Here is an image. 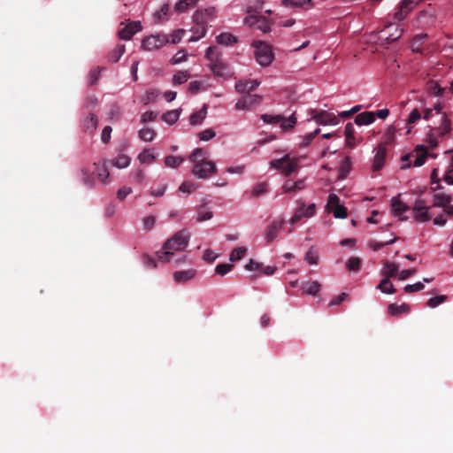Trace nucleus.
<instances>
[{
  "label": "nucleus",
  "instance_id": "1",
  "mask_svg": "<svg viewBox=\"0 0 453 453\" xmlns=\"http://www.w3.org/2000/svg\"><path fill=\"white\" fill-rule=\"evenodd\" d=\"M190 234L188 230L182 229L173 234L164 244V250L157 253L158 259L162 262H170L174 251L183 250L189 241Z\"/></svg>",
  "mask_w": 453,
  "mask_h": 453
},
{
  "label": "nucleus",
  "instance_id": "2",
  "mask_svg": "<svg viewBox=\"0 0 453 453\" xmlns=\"http://www.w3.org/2000/svg\"><path fill=\"white\" fill-rule=\"evenodd\" d=\"M205 57L209 60L211 70L215 75L223 79H228L233 75L231 67L223 61L220 54L217 52L216 47H209Z\"/></svg>",
  "mask_w": 453,
  "mask_h": 453
},
{
  "label": "nucleus",
  "instance_id": "3",
  "mask_svg": "<svg viewBox=\"0 0 453 453\" xmlns=\"http://www.w3.org/2000/svg\"><path fill=\"white\" fill-rule=\"evenodd\" d=\"M217 18V10L211 6L205 9H198L193 14V21L201 27V34L198 36H192L189 42H196L205 36L207 33V23Z\"/></svg>",
  "mask_w": 453,
  "mask_h": 453
},
{
  "label": "nucleus",
  "instance_id": "4",
  "mask_svg": "<svg viewBox=\"0 0 453 453\" xmlns=\"http://www.w3.org/2000/svg\"><path fill=\"white\" fill-rule=\"evenodd\" d=\"M255 47V58L257 62L262 66L269 65L273 60V53L272 48L267 43L256 41L253 42Z\"/></svg>",
  "mask_w": 453,
  "mask_h": 453
},
{
  "label": "nucleus",
  "instance_id": "5",
  "mask_svg": "<svg viewBox=\"0 0 453 453\" xmlns=\"http://www.w3.org/2000/svg\"><path fill=\"white\" fill-rule=\"evenodd\" d=\"M262 120L267 124H276L280 123V127L288 131L294 127L296 123V118L295 117V113L289 116L288 119L282 117L281 115H270V114H263L261 116Z\"/></svg>",
  "mask_w": 453,
  "mask_h": 453
},
{
  "label": "nucleus",
  "instance_id": "6",
  "mask_svg": "<svg viewBox=\"0 0 453 453\" xmlns=\"http://www.w3.org/2000/svg\"><path fill=\"white\" fill-rule=\"evenodd\" d=\"M327 211L332 212L336 219H345L348 216L347 208L340 204V198L335 194H330L326 206Z\"/></svg>",
  "mask_w": 453,
  "mask_h": 453
},
{
  "label": "nucleus",
  "instance_id": "7",
  "mask_svg": "<svg viewBox=\"0 0 453 453\" xmlns=\"http://www.w3.org/2000/svg\"><path fill=\"white\" fill-rule=\"evenodd\" d=\"M169 42V38L165 35H150L142 42V48L145 50H154L161 48Z\"/></svg>",
  "mask_w": 453,
  "mask_h": 453
},
{
  "label": "nucleus",
  "instance_id": "8",
  "mask_svg": "<svg viewBox=\"0 0 453 453\" xmlns=\"http://www.w3.org/2000/svg\"><path fill=\"white\" fill-rule=\"evenodd\" d=\"M217 172V167L212 161H206L199 165H195L192 173L200 179H207Z\"/></svg>",
  "mask_w": 453,
  "mask_h": 453
},
{
  "label": "nucleus",
  "instance_id": "9",
  "mask_svg": "<svg viewBox=\"0 0 453 453\" xmlns=\"http://www.w3.org/2000/svg\"><path fill=\"white\" fill-rule=\"evenodd\" d=\"M271 166L276 169H281L282 173L288 176L296 171L297 164L296 161L291 160L288 156H285L280 159L271 161Z\"/></svg>",
  "mask_w": 453,
  "mask_h": 453
},
{
  "label": "nucleus",
  "instance_id": "10",
  "mask_svg": "<svg viewBox=\"0 0 453 453\" xmlns=\"http://www.w3.org/2000/svg\"><path fill=\"white\" fill-rule=\"evenodd\" d=\"M311 115L312 119H314L319 125H336L338 123L337 117L331 112L323 110H311Z\"/></svg>",
  "mask_w": 453,
  "mask_h": 453
},
{
  "label": "nucleus",
  "instance_id": "11",
  "mask_svg": "<svg viewBox=\"0 0 453 453\" xmlns=\"http://www.w3.org/2000/svg\"><path fill=\"white\" fill-rule=\"evenodd\" d=\"M262 96L258 95H244L235 104V109L238 111L250 110L261 104Z\"/></svg>",
  "mask_w": 453,
  "mask_h": 453
},
{
  "label": "nucleus",
  "instance_id": "12",
  "mask_svg": "<svg viewBox=\"0 0 453 453\" xmlns=\"http://www.w3.org/2000/svg\"><path fill=\"white\" fill-rule=\"evenodd\" d=\"M415 6L416 3L413 0H402L398 10L394 14V19L397 21L403 20Z\"/></svg>",
  "mask_w": 453,
  "mask_h": 453
},
{
  "label": "nucleus",
  "instance_id": "13",
  "mask_svg": "<svg viewBox=\"0 0 453 453\" xmlns=\"http://www.w3.org/2000/svg\"><path fill=\"white\" fill-rule=\"evenodd\" d=\"M416 155H405L402 157V161L404 163L409 161L411 157H415V160L413 162V165L416 167L421 166L426 162V158L427 157V150L424 145H418L416 148Z\"/></svg>",
  "mask_w": 453,
  "mask_h": 453
},
{
  "label": "nucleus",
  "instance_id": "14",
  "mask_svg": "<svg viewBox=\"0 0 453 453\" xmlns=\"http://www.w3.org/2000/svg\"><path fill=\"white\" fill-rule=\"evenodd\" d=\"M142 28L140 21H131L127 26L119 31V36L122 40H129Z\"/></svg>",
  "mask_w": 453,
  "mask_h": 453
},
{
  "label": "nucleus",
  "instance_id": "15",
  "mask_svg": "<svg viewBox=\"0 0 453 453\" xmlns=\"http://www.w3.org/2000/svg\"><path fill=\"white\" fill-rule=\"evenodd\" d=\"M259 84V81L257 80L239 81L235 84V89L238 93L251 95L250 93L254 91Z\"/></svg>",
  "mask_w": 453,
  "mask_h": 453
},
{
  "label": "nucleus",
  "instance_id": "16",
  "mask_svg": "<svg viewBox=\"0 0 453 453\" xmlns=\"http://www.w3.org/2000/svg\"><path fill=\"white\" fill-rule=\"evenodd\" d=\"M386 147L384 144H380L376 149V153L373 159L372 168L374 171H379L382 168L386 159Z\"/></svg>",
  "mask_w": 453,
  "mask_h": 453
},
{
  "label": "nucleus",
  "instance_id": "17",
  "mask_svg": "<svg viewBox=\"0 0 453 453\" xmlns=\"http://www.w3.org/2000/svg\"><path fill=\"white\" fill-rule=\"evenodd\" d=\"M284 222L283 219L272 222L265 234L267 242H273L277 237L278 232L282 227Z\"/></svg>",
  "mask_w": 453,
  "mask_h": 453
},
{
  "label": "nucleus",
  "instance_id": "18",
  "mask_svg": "<svg viewBox=\"0 0 453 453\" xmlns=\"http://www.w3.org/2000/svg\"><path fill=\"white\" fill-rule=\"evenodd\" d=\"M375 121L373 111H364L355 117L354 122L357 126L370 125Z\"/></svg>",
  "mask_w": 453,
  "mask_h": 453
},
{
  "label": "nucleus",
  "instance_id": "19",
  "mask_svg": "<svg viewBox=\"0 0 453 453\" xmlns=\"http://www.w3.org/2000/svg\"><path fill=\"white\" fill-rule=\"evenodd\" d=\"M92 174L96 177L99 180H101L103 183H105L109 178V171L104 164L103 165H97L94 164V169L92 170Z\"/></svg>",
  "mask_w": 453,
  "mask_h": 453
},
{
  "label": "nucleus",
  "instance_id": "20",
  "mask_svg": "<svg viewBox=\"0 0 453 453\" xmlns=\"http://www.w3.org/2000/svg\"><path fill=\"white\" fill-rule=\"evenodd\" d=\"M398 196L393 197L391 201V207L395 216H401L403 212L409 210V206L403 203Z\"/></svg>",
  "mask_w": 453,
  "mask_h": 453
},
{
  "label": "nucleus",
  "instance_id": "21",
  "mask_svg": "<svg viewBox=\"0 0 453 453\" xmlns=\"http://www.w3.org/2000/svg\"><path fill=\"white\" fill-rule=\"evenodd\" d=\"M189 160L195 165H199L207 160V151L202 148L196 149L189 156Z\"/></svg>",
  "mask_w": 453,
  "mask_h": 453
},
{
  "label": "nucleus",
  "instance_id": "22",
  "mask_svg": "<svg viewBox=\"0 0 453 453\" xmlns=\"http://www.w3.org/2000/svg\"><path fill=\"white\" fill-rule=\"evenodd\" d=\"M305 188L304 180H298L296 181L288 180L282 186V189L284 193L296 192L297 190H302Z\"/></svg>",
  "mask_w": 453,
  "mask_h": 453
},
{
  "label": "nucleus",
  "instance_id": "23",
  "mask_svg": "<svg viewBox=\"0 0 453 453\" xmlns=\"http://www.w3.org/2000/svg\"><path fill=\"white\" fill-rule=\"evenodd\" d=\"M411 311V307L407 303H402L397 305L395 303H391L388 307V312L391 316H398L403 313H409Z\"/></svg>",
  "mask_w": 453,
  "mask_h": 453
},
{
  "label": "nucleus",
  "instance_id": "24",
  "mask_svg": "<svg viewBox=\"0 0 453 453\" xmlns=\"http://www.w3.org/2000/svg\"><path fill=\"white\" fill-rule=\"evenodd\" d=\"M196 275L194 269H188L186 271H177L173 273V278L176 282H185L193 279Z\"/></svg>",
  "mask_w": 453,
  "mask_h": 453
},
{
  "label": "nucleus",
  "instance_id": "25",
  "mask_svg": "<svg viewBox=\"0 0 453 453\" xmlns=\"http://www.w3.org/2000/svg\"><path fill=\"white\" fill-rule=\"evenodd\" d=\"M302 291L304 294L315 296L320 290V284L318 281H306L302 284Z\"/></svg>",
  "mask_w": 453,
  "mask_h": 453
},
{
  "label": "nucleus",
  "instance_id": "26",
  "mask_svg": "<svg viewBox=\"0 0 453 453\" xmlns=\"http://www.w3.org/2000/svg\"><path fill=\"white\" fill-rule=\"evenodd\" d=\"M399 267L396 264L389 261L384 263L382 275L384 277L392 278L398 275Z\"/></svg>",
  "mask_w": 453,
  "mask_h": 453
},
{
  "label": "nucleus",
  "instance_id": "27",
  "mask_svg": "<svg viewBox=\"0 0 453 453\" xmlns=\"http://www.w3.org/2000/svg\"><path fill=\"white\" fill-rule=\"evenodd\" d=\"M284 6H291L295 8H303L306 5L313 6V0H281Z\"/></svg>",
  "mask_w": 453,
  "mask_h": 453
},
{
  "label": "nucleus",
  "instance_id": "28",
  "mask_svg": "<svg viewBox=\"0 0 453 453\" xmlns=\"http://www.w3.org/2000/svg\"><path fill=\"white\" fill-rule=\"evenodd\" d=\"M97 119L96 117L90 113L83 122V127L86 132H88L89 134H92L97 127Z\"/></svg>",
  "mask_w": 453,
  "mask_h": 453
},
{
  "label": "nucleus",
  "instance_id": "29",
  "mask_svg": "<svg viewBox=\"0 0 453 453\" xmlns=\"http://www.w3.org/2000/svg\"><path fill=\"white\" fill-rule=\"evenodd\" d=\"M207 113V106L204 104L203 108L190 116V124L191 125H199L205 119Z\"/></svg>",
  "mask_w": 453,
  "mask_h": 453
},
{
  "label": "nucleus",
  "instance_id": "30",
  "mask_svg": "<svg viewBox=\"0 0 453 453\" xmlns=\"http://www.w3.org/2000/svg\"><path fill=\"white\" fill-rule=\"evenodd\" d=\"M131 158L127 155L119 154L114 159H112L111 164L117 168H126L130 165Z\"/></svg>",
  "mask_w": 453,
  "mask_h": 453
},
{
  "label": "nucleus",
  "instance_id": "31",
  "mask_svg": "<svg viewBox=\"0 0 453 453\" xmlns=\"http://www.w3.org/2000/svg\"><path fill=\"white\" fill-rule=\"evenodd\" d=\"M451 202V196L446 194H435L434 196V206L446 207Z\"/></svg>",
  "mask_w": 453,
  "mask_h": 453
},
{
  "label": "nucleus",
  "instance_id": "32",
  "mask_svg": "<svg viewBox=\"0 0 453 453\" xmlns=\"http://www.w3.org/2000/svg\"><path fill=\"white\" fill-rule=\"evenodd\" d=\"M382 293L394 294L396 289L394 285L390 282V278L384 277L377 287Z\"/></svg>",
  "mask_w": 453,
  "mask_h": 453
},
{
  "label": "nucleus",
  "instance_id": "33",
  "mask_svg": "<svg viewBox=\"0 0 453 453\" xmlns=\"http://www.w3.org/2000/svg\"><path fill=\"white\" fill-rule=\"evenodd\" d=\"M268 192V184L266 182H260L257 183L251 192H250V197L251 198H257L260 196H263Z\"/></svg>",
  "mask_w": 453,
  "mask_h": 453
},
{
  "label": "nucleus",
  "instance_id": "34",
  "mask_svg": "<svg viewBox=\"0 0 453 453\" xmlns=\"http://www.w3.org/2000/svg\"><path fill=\"white\" fill-rule=\"evenodd\" d=\"M125 53V45L119 44L116 48H114L108 55V58L110 62L116 63L118 62L122 55Z\"/></svg>",
  "mask_w": 453,
  "mask_h": 453
},
{
  "label": "nucleus",
  "instance_id": "35",
  "mask_svg": "<svg viewBox=\"0 0 453 453\" xmlns=\"http://www.w3.org/2000/svg\"><path fill=\"white\" fill-rule=\"evenodd\" d=\"M199 0H180L176 3L174 9L178 12H184L189 7L195 6Z\"/></svg>",
  "mask_w": 453,
  "mask_h": 453
},
{
  "label": "nucleus",
  "instance_id": "36",
  "mask_svg": "<svg viewBox=\"0 0 453 453\" xmlns=\"http://www.w3.org/2000/svg\"><path fill=\"white\" fill-rule=\"evenodd\" d=\"M216 41L219 44L228 46L236 42L237 40L229 33H222L217 36Z\"/></svg>",
  "mask_w": 453,
  "mask_h": 453
},
{
  "label": "nucleus",
  "instance_id": "37",
  "mask_svg": "<svg viewBox=\"0 0 453 453\" xmlns=\"http://www.w3.org/2000/svg\"><path fill=\"white\" fill-rule=\"evenodd\" d=\"M427 38L426 34L418 35L415 36L411 42V49L414 52H421L422 51V44L425 40Z\"/></svg>",
  "mask_w": 453,
  "mask_h": 453
},
{
  "label": "nucleus",
  "instance_id": "38",
  "mask_svg": "<svg viewBox=\"0 0 453 453\" xmlns=\"http://www.w3.org/2000/svg\"><path fill=\"white\" fill-rule=\"evenodd\" d=\"M180 117V111L177 110L168 111L165 113L163 114L162 119L172 125L174 124Z\"/></svg>",
  "mask_w": 453,
  "mask_h": 453
},
{
  "label": "nucleus",
  "instance_id": "39",
  "mask_svg": "<svg viewBox=\"0 0 453 453\" xmlns=\"http://www.w3.org/2000/svg\"><path fill=\"white\" fill-rule=\"evenodd\" d=\"M437 130L441 135H445L450 132V120L445 114L441 117V125L437 127Z\"/></svg>",
  "mask_w": 453,
  "mask_h": 453
},
{
  "label": "nucleus",
  "instance_id": "40",
  "mask_svg": "<svg viewBox=\"0 0 453 453\" xmlns=\"http://www.w3.org/2000/svg\"><path fill=\"white\" fill-rule=\"evenodd\" d=\"M82 182L88 187L91 188L94 184L95 176L92 174V170L83 168L81 169Z\"/></svg>",
  "mask_w": 453,
  "mask_h": 453
},
{
  "label": "nucleus",
  "instance_id": "41",
  "mask_svg": "<svg viewBox=\"0 0 453 453\" xmlns=\"http://www.w3.org/2000/svg\"><path fill=\"white\" fill-rule=\"evenodd\" d=\"M212 218V212L207 210L205 205L200 206L197 209V221L202 222L204 220H209Z\"/></svg>",
  "mask_w": 453,
  "mask_h": 453
},
{
  "label": "nucleus",
  "instance_id": "42",
  "mask_svg": "<svg viewBox=\"0 0 453 453\" xmlns=\"http://www.w3.org/2000/svg\"><path fill=\"white\" fill-rule=\"evenodd\" d=\"M350 167H351V160L349 157H346L342 162V165L340 167L339 178L344 179L347 176V174L349 173V172L350 171Z\"/></svg>",
  "mask_w": 453,
  "mask_h": 453
},
{
  "label": "nucleus",
  "instance_id": "43",
  "mask_svg": "<svg viewBox=\"0 0 453 453\" xmlns=\"http://www.w3.org/2000/svg\"><path fill=\"white\" fill-rule=\"evenodd\" d=\"M155 134V131L150 128H142L138 133L139 138L144 142H151Z\"/></svg>",
  "mask_w": 453,
  "mask_h": 453
},
{
  "label": "nucleus",
  "instance_id": "44",
  "mask_svg": "<svg viewBox=\"0 0 453 453\" xmlns=\"http://www.w3.org/2000/svg\"><path fill=\"white\" fill-rule=\"evenodd\" d=\"M183 162V158L181 157H176V156H167L165 158V165L167 167L175 168L179 166Z\"/></svg>",
  "mask_w": 453,
  "mask_h": 453
},
{
  "label": "nucleus",
  "instance_id": "45",
  "mask_svg": "<svg viewBox=\"0 0 453 453\" xmlns=\"http://www.w3.org/2000/svg\"><path fill=\"white\" fill-rule=\"evenodd\" d=\"M189 73L187 71H180L173 75V83L174 85H180L188 81Z\"/></svg>",
  "mask_w": 453,
  "mask_h": 453
},
{
  "label": "nucleus",
  "instance_id": "46",
  "mask_svg": "<svg viewBox=\"0 0 453 453\" xmlns=\"http://www.w3.org/2000/svg\"><path fill=\"white\" fill-rule=\"evenodd\" d=\"M138 159L141 163L150 164L156 159V157L149 150H144L139 154Z\"/></svg>",
  "mask_w": 453,
  "mask_h": 453
},
{
  "label": "nucleus",
  "instance_id": "47",
  "mask_svg": "<svg viewBox=\"0 0 453 453\" xmlns=\"http://www.w3.org/2000/svg\"><path fill=\"white\" fill-rule=\"evenodd\" d=\"M427 88H428L429 93H431L434 96H441V95H442V93L444 91L443 88H441L438 83H436L435 81H430L427 83Z\"/></svg>",
  "mask_w": 453,
  "mask_h": 453
},
{
  "label": "nucleus",
  "instance_id": "48",
  "mask_svg": "<svg viewBox=\"0 0 453 453\" xmlns=\"http://www.w3.org/2000/svg\"><path fill=\"white\" fill-rule=\"evenodd\" d=\"M247 249L244 247H238L232 250L230 254V260L233 262L240 260L246 253Z\"/></svg>",
  "mask_w": 453,
  "mask_h": 453
},
{
  "label": "nucleus",
  "instance_id": "49",
  "mask_svg": "<svg viewBox=\"0 0 453 453\" xmlns=\"http://www.w3.org/2000/svg\"><path fill=\"white\" fill-rule=\"evenodd\" d=\"M263 33H268L271 30L268 19L265 17L260 16L256 27Z\"/></svg>",
  "mask_w": 453,
  "mask_h": 453
},
{
  "label": "nucleus",
  "instance_id": "50",
  "mask_svg": "<svg viewBox=\"0 0 453 453\" xmlns=\"http://www.w3.org/2000/svg\"><path fill=\"white\" fill-rule=\"evenodd\" d=\"M361 259L357 257H351L347 262V268L349 271L357 272L360 269Z\"/></svg>",
  "mask_w": 453,
  "mask_h": 453
},
{
  "label": "nucleus",
  "instance_id": "51",
  "mask_svg": "<svg viewBox=\"0 0 453 453\" xmlns=\"http://www.w3.org/2000/svg\"><path fill=\"white\" fill-rule=\"evenodd\" d=\"M304 203H301L300 206L296 210L294 215L290 219V224L297 223L303 216Z\"/></svg>",
  "mask_w": 453,
  "mask_h": 453
},
{
  "label": "nucleus",
  "instance_id": "52",
  "mask_svg": "<svg viewBox=\"0 0 453 453\" xmlns=\"http://www.w3.org/2000/svg\"><path fill=\"white\" fill-rule=\"evenodd\" d=\"M304 258L310 265H317L319 261V256L312 248L306 252Z\"/></svg>",
  "mask_w": 453,
  "mask_h": 453
},
{
  "label": "nucleus",
  "instance_id": "53",
  "mask_svg": "<svg viewBox=\"0 0 453 453\" xmlns=\"http://www.w3.org/2000/svg\"><path fill=\"white\" fill-rule=\"evenodd\" d=\"M168 11H169V4H163L161 9L159 11H157L154 15L156 22H162L163 20H165L164 16L167 15Z\"/></svg>",
  "mask_w": 453,
  "mask_h": 453
},
{
  "label": "nucleus",
  "instance_id": "54",
  "mask_svg": "<svg viewBox=\"0 0 453 453\" xmlns=\"http://www.w3.org/2000/svg\"><path fill=\"white\" fill-rule=\"evenodd\" d=\"M233 267L234 265L231 264H219L215 268V272L217 274L224 276L227 273H229L233 269Z\"/></svg>",
  "mask_w": 453,
  "mask_h": 453
},
{
  "label": "nucleus",
  "instance_id": "55",
  "mask_svg": "<svg viewBox=\"0 0 453 453\" xmlns=\"http://www.w3.org/2000/svg\"><path fill=\"white\" fill-rule=\"evenodd\" d=\"M447 299L446 296H436L428 299L426 304L431 308H434L442 303Z\"/></svg>",
  "mask_w": 453,
  "mask_h": 453
},
{
  "label": "nucleus",
  "instance_id": "56",
  "mask_svg": "<svg viewBox=\"0 0 453 453\" xmlns=\"http://www.w3.org/2000/svg\"><path fill=\"white\" fill-rule=\"evenodd\" d=\"M413 217L415 220L419 222H426L429 221L431 217L428 213V210H424L418 212H413Z\"/></svg>",
  "mask_w": 453,
  "mask_h": 453
},
{
  "label": "nucleus",
  "instance_id": "57",
  "mask_svg": "<svg viewBox=\"0 0 453 453\" xmlns=\"http://www.w3.org/2000/svg\"><path fill=\"white\" fill-rule=\"evenodd\" d=\"M425 288L422 282H417L415 284H408L404 287V291L406 293H413L423 290Z\"/></svg>",
  "mask_w": 453,
  "mask_h": 453
},
{
  "label": "nucleus",
  "instance_id": "58",
  "mask_svg": "<svg viewBox=\"0 0 453 453\" xmlns=\"http://www.w3.org/2000/svg\"><path fill=\"white\" fill-rule=\"evenodd\" d=\"M184 34L185 30L183 29H177L173 31L170 36L169 42L173 44L180 42Z\"/></svg>",
  "mask_w": 453,
  "mask_h": 453
},
{
  "label": "nucleus",
  "instance_id": "59",
  "mask_svg": "<svg viewBox=\"0 0 453 453\" xmlns=\"http://www.w3.org/2000/svg\"><path fill=\"white\" fill-rule=\"evenodd\" d=\"M198 136L202 141H209L215 136V132L212 129H205L200 132Z\"/></svg>",
  "mask_w": 453,
  "mask_h": 453
},
{
  "label": "nucleus",
  "instance_id": "60",
  "mask_svg": "<svg viewBox=\"0 0 453 453\" xmlns=\"http://www.w3.org/2000/svg\"><path fill=\"white\" fill-rule=\"evenodd\" d=\"M196 189V185L192 182L185 181L183 182L179 190L182 193H191L193 190Z\"/></svg>",
  "mask_w": 453,
  "mask_h": 453
},
{
  "label": "nucleus",
  "instance_id": "61",
  "mask_svg": "<svg viewBox=\"0 0 453 453\" xmlns=\"http://www.w3.org/2000/svg\"><path fill=\"white\" fill-rule=\"evenodd\" d=\"M132 188L129 187H123L119 188L117 192V198L120 201H123L127 196L132 193Z\"/></svg>",
  "mask_w": 453,
  "mask_h": 453
},
{
  "label": "nucleus",
  "instance_id": "62",
  "mask_svg": "<svg viewBox=\"0 0 453 453\" xmlns=\"http://www.w3.org/2000/svg\"><path fill=\"white\" fill-rule=\"evenodd\" d=\"M112 129L110 126H106L104 127L101 134V140L104 143H108L111 140V133Z\"/></svg>",
  "mask_w": 453,
  "mask_h": 453
},
{
  "label": "nucleus",
  "instance_id": "63",
  "mask_svg": "<svg viewBox=\"0 0 453 453\" xmlns=\"http://www.w3.org/2000/svg\"><path fill=\"white\" fill-rule=\"evenodd\" d=\"M319 132H320V129L318 128L314 132H311V133L306 134L303 137V141L302 144L303 146H308L311 142V141L319 134Z\"/></svg>",
  "mask_w": 453,
  "mask_h": 453
},
{
  "label": "nucleus",
  "instance_id": "64",
  "mask_svg": "<svg viewBox=\"0 0 453 453\" xmlns=\"http://www.w3.org/2000/svg\"><path fill=\"white\" fill-rule=\"evenodd\" d=\"M186 60V54L184 50H179L171 59V63L175 65Z\"/></svg>",
  "mask_w": 453,
  "mask_h": 453
}]
</instances>
